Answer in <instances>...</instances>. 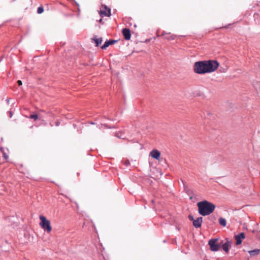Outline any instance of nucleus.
Listing matches in <instances>:
<instances>
[{"mask_svg":"<svg viewBox=\"0 0 260 260\" xmlns=\"http://www.w3.org/2000/svg\"><path fill=\"white\" fill-rule=\"evenodd\" d=\"M197 206L199 213L202 216L210 214L215 209V205L206 200L198 203Z\"/></svg>","mask_w":260,"mask_h":260,"instance_id":"nucleus-1","label":"nucleus"},{"mask_svg":"<svg viewBox=\"0 0 260 260\" xmlns=\"http://www.w3.org/2000/svg\"><path fill=\"white\" fill-rule=\"evenodd\" d=\"M206 73L215 71L219 67V63L214 60H204Z\"/></svg>","mask_w":260,"mask_h":260,"instance_id":"nucleus-2","label":"nucleus"},{"mask_svg":"<svg viewBox=\"0 0 260 260\" xmlns=\"http://www.w3.org/2000/svg\"><path fill=\"white\" fill-rule=\"evenodd\" d=\"M40 226L47 233H50L52 230L51 223L50 220H48L45 216L43 215L40 216Z\"/></svg>","mask_w":260,"mask_h":260,"instance_id":"nucleus-3","label":"nucleus"},{"mask_svg":"<svg viewBox=\"0 0 260 260\" xmlns=\"http://www.w3.org/2000/svg\"><path fill=\"white\" fill-rule=\"evenodd\" d=\"M194 72L198 74H206V70L204 61L196 62L193 66Z\"/></svg>","mask_w":260,"mask_h":260,"instance_id":"nucleus-4","label":"nucleus"},{"mask_svg":"<svg viewBox=\"0 0 260 260\" xmlns=\"http://www.w3.org/2000/svg\"><path fill=\"white\" fill-rule=\"evenodd\" d=\"M217 242V239H211L209 241L208 244L211 251H217L220 249L221 246L218 244Z\"/></svg>","mask_w":260,"mask_h":260,"instance_id":"nucleus-5","label":"nucleus"},{"mask_svg":"<svg viewBox=\"0 0 260 260\" xmlns=\"http://www.w3.org/2000/svg\"><path fill=\"white\" fill-rule=\"evenodd\" d=\"M149 156L156 160H159L160 157V152L157 149H153L150 151Z\"/></svg>","mask_w":260,"mask_h":260,"instance_id":"nucleus-6","label":"nucleus"},{"mask_svg":"<svg viewBox=\"0 0 260 260\" xmlns=\"http://www.w3.org/2000/svg\"><path fill=\"white\" fill-rule=\"evenodd\" d=\"M245 236L243 233H241L235 236V240H236V245H238L242 243V240L245 239Z\"/></svg>","mask_w":260,"mask_h":260,"instance_id":"nucleus-7","label":"nucleus"},{"mask_svg":"<svg viewBox=\"0 0 260 260\" xmlns=\"http://www.w3.org/2000/svg\"><path fill=\"white\" fill-rule=\"evenodd\" d=\"M203 222V218L199 217L193 221V225L196 228H200Z\"/></svg>","mask_w":260,"mask_h":260,"instance_id":"nucleus-8","label":"nucleus"},{"mask_svg":"<svg viewBox=\"0 0 260 260\" xmlns=\"http://www.w3.org/2000/svg\"><path fill=\"white\" fill-rule=\"evenodd\" d=\"M226 242H225L224 243H223L221 247H222V249L225 251L226 252V253H228L229 252V247L231 246V244H232V242L231 241H229L228 240V239H226Z\"/></svg>","mask_w":260,"mask_h":260,"instance_id":"nucleus-9","label":"nucleus"},{"mask_svg":"<svg viewBox=\"0 0 260 260\" xmlns=\"http://www.w3.org/2000/svg\"><path fill=\"white\" fill-rule=\"evenodd\" d=\"M166 35L167 36L165 37V39H166L169 41L173 40L176 37V35H171L170 33H166L165 31H163L162 32V34H161L162 36H165Z\"/></svg>","mask_w":260,"mask_h":260,"instance_id":"nucleus-10","label":"nucleus"},{"mask_svg":"<svg viewBox=\"0 0 260 260\" xmlns=\"http://www.w3.org/2000/svg\"><path fill=\"white\" fill-rule=\"evenodd\" d=\"M122 33L124 37V39L126 40L130 39V30L128 28H124L122 30Z\"/></svg>","mask_w":260,"mask_h":260,"instance_id":"nucleus-11","label":"nucleus"},{"mask_svg":"<svg viewBox=\"0 0 260 260\" xmlns=\"http://www.w3.org/2000/svg\"><path fill=\"white\" fill-rule=\"evenodd\" d=\"M117 42V40H111L106 41L104 44L101 47L102 49H106L109 45H113Z\"/></svg>","mask_w":260,"mask_h":260,"instance_id":"nucleus-12","label":"nucleus"},{"mask_svg":"<svg viewBox=\"0 0 260 260\" xmlns=\"http://www.w3.org/2000/svg\"><path fill=\"white\" fill-rule=\"evenodd\" d=\"M105 10H101V13L106 16H110L111 15L110 9L107 8L106 6H104Z\"/></svg>","mask_w":260,"mask_h":260,"instance_id":"nucleus-13","label":"nucleus"},{"mask_svg":"<svg viewBox=\"0 0 260 260\" xmlns=\"http://www.w3.org/2000/svg\"><path fill=\"white\" fill-rule=\"evenodd\" d=\"M248 253L251 256H255L258 255L260 253L259 249H255L254 250H249L248 251Z\"/></svg>","mask_w":260,"mask_h":260,"instance_id":"nucleus-14","label":"nucleus"},{"mask_svg":"<svg viewBox=\"0 0 260 260\" xmlns=\"http://www.w3.org/2000/svg\"><path fill=\"white\" fill-rule=\"evenodd\" d=\"M219 224L223 227H225L226 225V221L225 218L220 217L219 219Z\"/></svg>","mask_w":260,"mask_h":260,"instance_id":"nucleus-15","label":"nucleus"},{"mask_svg":"<svg viewBox=\"0 0 260 260\" xmlns=\"http://www.w3.org/2000/svg\"><path fill=\"white\" fill-rule=\"evenodd\" d=\"M93 40L94 41V42L96 44V46H98L100 44L102 43V42L103 41L102 38H98V39L94 38L93 39Z\"/></svg>","mask_w":260,"mask_h":260,"instance_id":"nucleus-16","label":"nucleus"},{"mask_svg":"<svg viewBox=\"0 0 260 260\" xmlns=\"http://www.w3.org/2000/svg\"><path fill=\"white\" fill-rule=\"evenodd\" d=\"M253 86L257 90H259L260 91V82L255 81L253 83Z\"/></svg>","mask_w":260,"mask_h":260,"instance_id":"nucleus-17","label":"nucleus"},{"mask_svg":"<svg viewBox=\"0 0 260 260\" xmlns=\"http://www.w3.org/2000/svg\"><path fill=\"white\" fill-rule=\"evenodd\" d=\"M29 118L36 120L38 118V115L35 113L32 114L29 116Z\"/></svg>","mask_w":260,"mask_h":260,"instance_id":"nucleus-18","label":"nucleus"},{"mask_svg":"<svg viewBox=\"0 0 260 260\" xmlns=\"http://www.w3.org/2000/svg\"><path fill=\"white\" fill-rule=\"evenodd\" d=\"M44 9L42 7H40L38 8L37 12L38 14H41L43 12Z\"/></svg>","mask_w":260,"mask_h":260,"instance_id":"nucleus-19","label":"nucleus"},{"mask_svg":"<svg viewBox=\"0 0 260 260\" xmlns=\"http://www.w3.org/2000/svg\"><path fill=\"white\" fill-rule=\"evenodd\" d=\"M188 218H189V220H192V221H193V220H194V219H193V216H192V215H189V216H188Z\"/></svg>","mask_w":260,"mask_h":260,"instance_id":"nucleus-20","label":"nucleus"},{"mask_svg":"<svg viewBox=\"0 0 260 260\" xmlns=\"http://www.w3.org/2000/svg\"><path fill=\"white\" fill-rule=\"evenodd\" d=\"M17 83H18V85H19V86H20V85H22V82H21V81H20V80H18V81H17Z\"/></svg>","mask_w":260,"mask_h":260,"instance_id":"nucleus-21","label":"nucleus"},{"mask_svg":"<svg viewBox=\"0 0 260 260\" xmlns=\"http://www.w3.org/2000/svg\"><path fill=\"white\" fill-rule=\"evenodd\" d=\"M59 124H60V123H59V121H57V122H56V126H58V125H59Z\"/></svg>","mask_w":260,"mask_h":260,"instance_id":"nucleus-22","label":"nucleus"},{"mask_svg":"<svg viewBox=\"0 0 260 260\" xmlns=\"http://www.w3.org/2000/svg\"><path fill=\"white\" fill-rule=\"evenodd\" d=\"M100 22L101 23H103V21H102V19H101L100 20H99Z\"/></svg>","mask_w":260,"mask_h":260,"instance_id":"nucleus-23","label":"nucleus"},{"mask_svg":"<svg viewBox=\"0 0 260 260\" xmlns=\"http://www.w3.org/2000/svg\"><path fill=\"white\" fill-rule=\"evenodd\" d=\"M125 164L126 165H127V164H128V160H127L126 162H125Z\"/></svg>","mask_w":260,"mask_h":260,"instance_id":"nucleus-24","label":"nucleus"},{"mask_svg":"<svg viewBox=\"0 0 260 260\" xmlns=\"http://www.w3.org/2000/svg\"><path fill=\"white\" fill-rule=\"evenodd\" d=\"M4 157H5L6 158H7V156L6 155V154H4Z\"/></svg>","mask_w":260,"mask_h":260,"instance_id":"nucleus-25","label":"nucleus"}]
</instances>
